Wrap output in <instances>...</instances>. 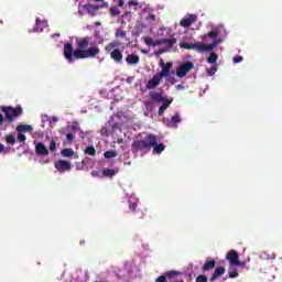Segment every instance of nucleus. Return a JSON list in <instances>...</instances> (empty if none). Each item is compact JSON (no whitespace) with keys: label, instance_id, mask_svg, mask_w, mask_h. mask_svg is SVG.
<instances>
[{"label":"nucleus","instance_id":"nucleus-53","mask_svg":"<svg viewBox=\"0 0 282 282\" xmlns=\"http://www.w3.org/2000/svg\"><path fill=\"white\" fill-rule=\"evenodd\" d=\"M159 65H160L161 68H163L164 65H166V63H164V59H161Z\"/></svg>","mask_w":282,"mask_h":282},{"label":"nucleus","instance_id":"nucleus-55","mask_svg":"<svg viewBox=\"0 0 282 282\" xmlns=\"http://www.w3.org/2000/svg\"><path fill=\"white\" fill-rule=\"evenodd\" d=\"M121 142H122V139L118 140V144H121Z\"/></svg>","mask_w":282,"mask_h":282},{"label":"nucleus","instance_id":"nucleus-18","mask_svg":"<svg viewBox=\"0 0 282 282\" xmlns=\"http://www.w3.org/2000/svg\"><path fill=\"white\" fill-rule=\"evenodd\" d=\"M126 63L128 65H138V63H140V56L135 55V54H129L126 57Z\"/></svg>","mask_w":282,"mask_h":282},{"label":"nucleus","instance_id":"nucleus-27","mask_svg":"<svg viewBox=\"0 0 282 282\" xmlns=\"http://www.w3.org/2000/svg\"><path fill=\"white\" fill-rule=\"evenodd\" d=\"M61 154L63 158H72L74 155V150L72 148H66L62 150Z\"/></svg>","mask_w":282,"mask_h":282},{"label":"nucleus","instance_id":"nucleus-40","mask_svg":"<svg viewBox=\"0 0 282 282\" xmlns=\"http://www.w3.org/2000/svg\"><path fill=\"white\" fill-rule=\"evenodd\" d=\"M166 52H169V50L161 48V50L156 51L154 54H155V56H162V54H166Z\"/></svg>","mask_w":282,"mask_h":282},{"label":"nucleus","instance_id":"nucleus-48","mask_svg":"<svg viewBox=\"0 0 282 282\" xmlns=\"http://www.w3.org/2000/svg\"><path fill=\"white\" fill-rule=\"evenodd\" d=\"M147 19L150 20V21H155V14L149 13Z\"/></svg>","mask_w":282,"mask_h":282},{"label":"nucleus","instance_id":"nucleus-49","mask_svg":"<svg viewBox=\"0 0 282 282\" xmlns=\"http://www.w3.org/2000/svg\"><path fill=\"white\" fill-rule=\"evenodd\" d=\"M91 177H98V175H100V173L98 171H93L90 173Z\"/></svg>","mask_w":282,"mask_h":282},{"label":"nucleus","instance_id":"nucleus-51","mask_svg":"<svg viewBox=\"0 0 282 282\" xmlns=\"http://www.w3.org/2000/svg\"><path fill=\"white\" fill-rule=\"evenodd\" d=\"M123 6H124V0H119V1H118V7H119V8H122Z\"/></svg>","mask_w":282,"mask_h":282},{"label":"nucleus","instance_id":"nucleus-2","mask_svg":"<svg viewBox=\"0 0 282 282\" xmlns=\"http://www.w3.org/2000/svg\"><path fill=\"white\" fill-rule=\"evenodd\" d=\"M156 137L155 134L148 133L144 139H135L131 144L132 153H141V155H147L155 147Z\"/></svg>","mask_w":282,"mask_h":282},{"label":"nucleus","instance_id":"nucleus-31","mask_svg":"<svg viewBox=\"0 0 282 282\" xmlns=\"http://www.w3.org/2000/svg\"><path fill=\"white\" fill-rule=\"evenodd\" d=\"M180 272L178 271H167L166 273H165V276H166V279H173V276H180Z\"/></svg>","mask_w":282,"mask_h":282},{"label":"nucleus","instance_id":"nucleus-15","mask_svg":"<svg viewBox=\"0 0 282 282\" xmlns=\"http://www.w3.org/2000/svg\"><path fill=\"white\" fill-rule=\"evenodd\" d=\"M84 10H86V12L90 15V17H96V14H98V11L100 10V7L96 6V4H85L84 6Z\"/></svg>","mask_w":282,"mask_h":282},{"label":"nucleus","instance_id":"nucleus-11","mask_svg":"<svg viewBox=\"0 0 282 282\" xmlns=\"http://www.w3.org/2000/svg\"><path fill=\"white\" fill-rule=\"evenodd\" d=\"M227 261H229V265L235 267V264H239V253L237 250L231 249L227 256Z\"/></svg>","mask_w":282,"mask_h":282},{"label":"nucleus","instance_id":"nucleus-4","mask_svg":"<svg viewBox=\"0 0 282 282\" xmlns=\"http://www.w3.org/2000/svg\"><path fill=\"white\" fill-rule=\"evenodd\" d=\"M150 98L152 102L162 104L159 108V116H164V111L169 109L173 102V99H169L167 96H162V93L152 91L150 93Z\"/></svg>","mask_w":282,"mask_h":282},{"label":"nucleus","instance_id":"nucleus-17","mask_svg":"<svg viewBox=\"0 0 282 282\" xmlns=\"http://www.w3.org/2000/svg\"><path fill=\"white\" fill-rule=\"evenodd\" d=\"M217 267L216 260H206L205 264L203 265L202 270L203 272H210V270H215Z\"/></svg>","mask_w":282,"mask_h":282},{"label":"nucleus","instance_id":"nucleus-43","mask_svg":"<svg viewBox=\"0 0 282 282\" xmlns=\"http://www.w3.org/2000/svg\"><path fill=\"white\" fill-rule=\"evenodd\" d=\"M66 140H68V142H72V140H74V134L73 133H67L66 134Z\"/></svg>","mask_w":282,"mask_h":282},{"label":"nucleus","instance_id":"nucleus-19","mask_svg":"<svg viewBox=\"0 0 282 282\" xmlns=\"http://www.w3.org/2000/svg\"><path fill=\"white\" fill-rule=\"evenodd\" d=\"M177 43V39H164L163 44H166V47L164 50H167V52H171L173 50V46Z\"/></svg>","mask_w":282,"mask_h":282},{"label":"nucleus","instance_id":"nucleus-1","mask_svg":"<svg viewBox=\"0 0 282 282\" xmlns=\"http://www.w3.org/2000/svg\"><path fill=\"white\" fill-rule=\"evenodd\" d=\"M89 41L91 37H83L77 42V50L74 51V46L70 43L64 44V58L68 63H74V61H80L85 58H96L100 54V48L98 46H90Z\"/></svg>","mask_w":282,"mask_h":282},{"label":"nucleus","instance_id":"nucleus-13","mask_svg":"<svg viewBox=\"0 0 282 282\" xmlns=\"http://www.w3.org/2000/svg\"><path fill=\"white\" fill-rule=\"evenodd\" d=\"M224 274H226V268L217 267L215 269L214 273L212 274V276L209 278V281L215 282V281H217V279H219V276H224Z\"/></svg>","mask_w":282,"mask_h":282},{"label":"nucleus","instance_id":"nucleus-58","mask_svg":"<svg viewBox=\"0 0 282 282\" xmlns=\"http://www.w3.org/2000/svg\"><path fill=\"white\" fill-rule=\"evenodd\" d=\"M0 23H3V21L0 20Z\"/></svg>","mask_w":282,"mask_h":282},{"label":"nucleus","instance_id":"nucleus-37","mask_svg":"<svg viewBox=\"0 0 282 282\" xmlns=\"http://www.w3.org/2000/svg\"><path fill=\"white\" fill-rule=\"evenodd\" d=\"M129 208L130 210L135 212V208H138V203L129 200Z\"/></svg>","mask_w":282,"mask_h":282},{"label":"nucleus","instance_id":"nucleus-54","mask_svg":"<svg viewBox=\"0 0 282 282\" xmlns=\"http://www.w3.org/2000/svg\"><path fill=\"white\" fill-rule=\"evenodd\" d=\"M4 149H6V147H3L2 143H0V153H3Z\"/></svg>","mask_w":282,"mask_h":282},{"label":"nucleus","instance_id":"nucleus-21","mask_svg":"<svg viewBox=\"0 0 282 282\" xmlns=\"http://www.w3.org/2000/svg\"><path fill=\"white\" fill-rule=\"evenodd\" d=\"M206 36H208V39H212L213 43H215L216 41H220L219 43H221V39H217L219 36L218 30H212L209 33L206 34Z\"/></svg>","mask_w":282,"mask_h":282},{"label":"nucleus","instance_id":"nucleus-12","mask_svg":"<svg viewBox=\"0 0 282 282\" xmlns=\"http://www.w3.org/2000/svg\"><path fill=\"white\" fill-rule=\"evenodd\" d=\"M171 69H173V63L167 62L162 68L160 73H156L162 78H169L171 76Z\"/></svg>","mask_w":282,"mask_h":282},{"label":"nucleus","instance_id":"nucleus-36","mask_svg":"<svg viewBox=\"0 0 282 282\" xmlns=\"http://www.w3.org/2000/svg\"><path fill=\"white\" fill-rule=\"evenodd\" d=\"M25 140H28V137H25V134L23 133L18 134V142H25Z\"/></svg>","mask_w":282,"mask_h":282},{"label":"nucleus","instance_id":"nucleus-6","mask_svg":"<svg viewBox=\"0 0 282 282\" xmlns=\"http://www.w3.org/2000/svg\"><path fill=\"white\" fill-rule=\"evenodd\" d=\"M120 45V42H110L108 45L105 46V50L107 52H110V58H112V61H115V63H122V51L115 48L118 47ZM115 48V50H113Z\"/></svg>","mask_w":282,"mask_h":282},{"label":"nucleus","instance_id":"nucleus-33","mask_svg":"<svg viewBox=\"0 0 282 282\" xmlns=\"http://www.w3.org/2000/svg\"><path fill=\"white\" fill-rule=\"evenodd\" d=\"M142 32H144V28L142 26V24L137 25L134 29L135 36H140V34H142Z\"/></svg>","mask_w":282,"mask_h":282},{"label":"nucleus","instance_id":"nucleus-30","mask_svg":"<svg viewBox=\"0 0 282 282\" xmlns=\"http://www.w3.org/2000/svg\"><path fill=\"white\" fill-rule=\"evenodd\" d=\"M110 14L111 17H120V9H118V7H111Z\"/></svg>","mask_w":282,"mask_h":282},{"label":"nucleus","instance_id":"nucleus-57","mask_svg":"<svg viewBox=\"0 0 282 282\" xmlns=\"http://www.w3.org/2000/svg\"><path fill=\"white\" fill-rule=\"evenodd\" d=\"M102 42H104V40H102V39H100L99 43H102Z\"/></svg>","mask_w":282,"mask_h":282},{"label":"nucleus","instance_id":"nucleus-39","mask_svg":"<svg viewBox=\"0 0 282 282\" xmlns=\"http://www.w3.org/2000/svg\"><path fill=\"white\" fill-rule=\"evenodd\" d=\"M229 279H237V276H239V272L235 271H230L229 273Z\"/></svg>","mask_w":282,"mask_h":282},{"label":"nucleus","instance_id":"nucleus-26","mask_svg":"<svg viewBox=\"0 0 282 282\" xmlns=\"http://www.w3.org/2000/svg\"><path fill=\"white\" fill-rule=\"evenodd\" d=\"M116 170H111V169H104L102 170V175L104 177H113L116 175Z\"/></svg>","mask_w":282,"mask_h":282},{"label":"nucleus","instance_id":"nucleus-14","mask_svg":"<svg viewBox=\"0 0 282 282\" xmlns=\"http://www.w3.org/2000/svg\"><path fill=\"white\" fill-rule=\"evenodd\" d=\"M35 153L36 155H50V150L43 142H39L35 144Z\"/></svg>","mask_w":282,"mask_h":282},{"label":"nucleus","instance_id":"nucleus-38","mask_svg":"<svg viewBox=\"0 0 282 282\" xmlns=\"http://www.w3.org/2000/svg\"><path fill=\"white\" fill-rule=\"evenodd\" d=\"M36 26L34 28L35 32H43V29H39V25H41V19L36 18Z\"/></svg>","mask_w":282,"mask_h":282},{"label":"nucleus","instance_id":"nucleus-16","mask_svg":"<svg viewBox=\"0 0 282 282\" xmlns=\"http://www.w3.org/2000/svg\"><path fill=\"white\" fill-rule=\"evenodd\" d=\"M182 122V117H180V113H175L171 120H167L166 126L167 127H173L174 129L177 128V124Z\"/></svg>","mask_w":282,"mask_h":282},{"label":"nucleus","instance_id":"nucleus-32","mask_svg":"<svg viewBox=\"0 0 282 282\" xmlns=\"http://www.w3.org/2000/svg\"><path fill=\"white\" fill-rule=\"evenodd\" d=\"M115 36L116 39H124V36H127V32H124L123 30H117Z\"/></svg>","mask_w":282,"mask_h":282},{"label":"nucleus","instance_id":"nucleus-23","mask_svg":"<svg viewBox=\"0 0 282 282\" xmlns=\"http://www.w3.org/2000/svg\"><path fill=\"white\" fill-rule=\"evenodd\" d=\"M106 160H111V158H118V152L116 150H108L104 153Z\"/></svg>","mask_w":282,"mask_h":282},{"label":"nucleus","instance_id":"nucleus-44","mask_svg":"<svg viewBox=\"0 0 282 282\" xmlns=\"http://www.w3.org/2000/svg\"><path fill=\"white\" fill-rule=\"evenodd\" d=\"M156 282H167V281H166V276H164V275L159 276V278L156 279Z\"/></svg>","mask_w":282,"mask_h":282},{"label":"nucleus","instance_id":"nucleus-42","mask_svg":"<svg viewBox=\"0 0 282 282\" xmlns=\"http://www.w3.org/2000/svg\"><path fill=\"white\" fill-rule=\"evenodd\" d=\"M156 45H164V37L154 41V47H156Z\"/></svg>","mask_w":282,"mask_h":282},{"label":"nucleus","instance_id":"nucleus-8","mask_svg":"<svg viewBox=\"0 0 282 282\" xmlns=\"http://www.w3.org/2000/svg\"><path fill=\"white\" fill-rule=\"evenodd\" d=\"M54 166L58 173H67L72 171V163L65 160H57L54 162Z\"/></svg>","mask_w":282,"mask_h":282},{"label":"nucleus","instance_id":"nucleus-10","mask_svg":"<svg viewBox=\"0 0 282 282\" xmlns=\"http://www.w3.org/2000/svg\"><path fill=\"white\" fill-rule=\"evenodd\" d=\"M195 21H197V14H188L181 20L180 25L182 28H191Z\"/></svg>","mask_w":282,"mask_h":282},{"label":"nucleus","instance_id":"nucleus-50","mask_svg":"<svg viewBox=\"0 0 282 282\" xmlns=\"http://www.w3.org/2000/svg\"><path fill=\"white\" fill-rule=\"evenodd\" d=\"M234 265H236L237 268H243V265H246V263L238 260V264H234Z\"/></svg>","mask_w":282,"mask_h":282},{"label":"nucleus","instance_id":"nucleus-28","mask_svg":"<svg viewBox=\"0 0 282 282\" xmlns=\"http://www.w3.org/2000/svg\"><path fill=\"white\" fill-rule=\"evenodd\" d=\"M145 45H148L149 47H155V41H153V37H150V36H145L143 39Z\"/></svg>","mask_w":282,"mask_h":282},{"label":"nucleus","instance_id":"nucleus-52","mask_svg":"<svg viewBox=\"0 0 282 282\" xmlns=\"http://www.w3.org/2000/svg\"><path fill=\"white\" fill-rule=\"evenodd\" d=\"M3 122H6V118H3V115L0 113V124H3Z\"/></svg>","mask_w":282,"mask_h":282},{"label":"nucleus","instance_id":"nucleus-41","mask_svg":"<svg viewBox=\"0 0 282 282\" xmlns=\"http://www.w3.org/2000/svg\"><path fill=\"white\" fill-rule=\"evenodd\" d=\"M242 61H243V56H241V55H236L234 57V63H241Z\"/></svg>","mask_w":282,"mask_h":282},{"label":"nucleus","instance_id":"nucleus-35","mask_svg":"<svg viewBox=\"0 0 282 282\" xmlns=\"http://www.w3.org/2000/svg\"><path fill=\"white\" fill-rule=\"evenodd\" d=\"M196 282H208V276H206V275H198L196 278Z\"/></svg>","mask_w":282,"mask_h":282},{"label":"nucleus","instance_id":"nucleus-56","mask_svg":"<svg viewBox=\"0 0 282 282\" xmlns=\"http://www.w3.org/2000/svg\"><path fill=\"white\" fill-rule=\"evenodd\" d=\"M85 243V240H80V245L83 246Z\"/></svg>","mask_w":282,"mask_h":282},{"label":"nucleus","instance_id":"nucleus-45","mask_svg":"<svg viewBox=\"0 0 282 282\" xmlns=\"http://www.w3.org/2000/svg\"><path fill=\"white\" fill-rule=\"evenodd\" d=\"M129 6L138 7V6H140V3H138V1H135V0H130Z\"/></svg>","mask_w":282,"mask_h":282},{"label":"nucleus","instance_id":"nucleus-22","mask_svg":"<svg viewBox=\"0 0 282 282\" xmlns=\"http://www.w3.org/2000/svg\"><path fill=\"white\" fill-rule=\"evenodd\" d=\"M218 58H219V55H217V53L210 52L209 57L207 58V63H209L210 65H215Z\"/></svg>","mask_w":282,"mask_h":282},{"label":"nucleus","instance_id":"nucleus-24","mask_svg":"<svg viewBox=\"0 0 282 282\" xmlns=\"http://www.w3.org/2000/svg\"><path fill=\"white\" fill-rule=\"evenodd\" d=\"M152 149H153V153H156L158 155H160V153H162V151H164V144H162V143H159L158 144V141H156V143L152 147Z\"/></svg>","mask_w":282,"mask_h":282},{"label":"nucleus","instance_id":"nucleus-25","mask_svg":"<svg viewBox=\"0 0 282 282\" xmlns=\"http://www.w3.org/2000/svg\"><path fill=\"white\" fill-rule=\"evenodd\" d=\"M84 153H85L86 155H90L91 158H96V148H94L93 145L87 147V148L84 150Z\"/></svg>","mask_w":282,"mask_h":282},{"label":"nucleus","instance_id":"nucleus-7","mask_svg":"<svg viewBox=\"0 0 282 282\" xmlns=\"http://www.w3.org/2000/svg\"><path fill=\"white\" fill-rule=\"evenodd\" d=\"M194 67L195 64H193L192 62L181 64L180 67L176 69L177 78H184V76H186V74H188V72H191V69H193Z\"/></svg>","mask_w":282,"mask_h":282},{"label":"nucleus","instance_id":"nucleus-29","mask_svg":"<svg viewBox=\"0 0 282 282\" xmlns=\"http://www.w3.org/2000/svg\"><path fill=\"white\" fill-rule=\"evenodd\" d=\"M7 144L14 145L17 143V139L14 138V134H8L6 137Z\"/></svg>","mask_w":282,"mask_h":282},{"label":"nucleus","instance_id":"nucleus-46","mask_svg":"<svg viewBox=\"0 0 282 282\" xmlns=\"http://www.w3.org/2000/svg\"><path fill=\"white\" fill-rule=\"evenodd\" d=\"M217 72V68H212V69H209V70H207V74L209 75V76H214V74Z\"/></svg>","mask_w":282,"mask_h":282},{"label":"nucleus","instance_id":"nucleus-34","mask_svg":"<svg viewBox=\"0 0 282 282\" xmlns=\"http://www.w3.org/2000/svg\"><path fill=\"white\" fill-rule=\"evenodd\" d=\"M48 150L51 151V153H56V141L51 140Z\"/></svg>","mask_w":282,"mask_h":282},{"label":"nucleus","instance_id":"nucleus-9","mask_svg":"<svg viewBox=\"0 0 282 282\" xmlns=\"http://www.w3.org/2000/svg\"><path fill=\"white\" fill-rule=\"evenodd\" d=\"M160 83H162V77L159 76V74L156 73L150 80H148V83L145 84V89H155L160 86Z\"/></svg>","mask_w":282,"mask_h":282},{"label":"nucleus","instance_id":"nucleus-47","mask_svg":"<svg viewBox=\"0 0 282 282\" xmlns=\"http://www.w3.org/2000/svg\"><path fill=\"white\" fill-rule=\"evenodd\" d=\"M99 10L102 8H109V2H104L100 6H98Z\"/></svg>","mask_w":282,"mask_h":282},{"label":"nucleus","instance_id":"nucleus-20","mask_svg":"<svg viewBox=\"0 0 282 282\" xmlns=\"http://www.w3.org/2000/svg\"><path fill=\"white\" fill-rule=\"evenodd\" d=\"M15 130L19 132V133H31V131L33 130L32 126L30 124H19L17 126Z\"/></svg>","mask_w":282,"mask_h":282},{"label":"nucleus","instance_id":"nucleus-5","mask_svg":"<svg viewBox=\"0 0 282 282\" xmlns=\"http://www.w3.org/2000/svg\"><path fill=\"white\" fill-rule=\"evenodd\" d=\"M2 112L6 116V120L10 123L14 122L15 118H19V116L23 115V108L21 106H18L15 108H12V106L2 107Z\"/></svg>","mask_w":282,"mask_h":282},{"label":"nucleus","instance_id":"nucleus-3","mask_svg":"<svg viewBox=\"0 0 282 282\" xmlns=\"http://www.w3.org/2000/svg\"><path fill=\"white\" fill-rule=\"evenodd\" d=\"M220 41L213 42L210 44H202V42L197 43H186V42H181L180 47L182 50H196V52H213L217 45H219Z\"/></svg>","mask_w":282,"mask_h":282}]
</instances>
